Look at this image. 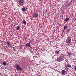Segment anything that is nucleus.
<instances>
[{"instance_id": "nucleus-3", "label": "nucleus", "mask_w": 76, "mask_h": 76, "mask_svg": "<svg viewBox=\"0 0 76 76\" xmlns=\"http://www.w3.org/2000/svg\"><path fill=\"white\" fill-rule=\"evenodd\" d=\"M72 40L71 39V38H69V37H68L66 41V43H71V41Z\"/></svg>"}, {"instance_id": "nucleus-20", "label": "nucleus", "mask_w": 76, "mask_h": 76, "mask_svg": "<svg viewBox=\"0 0 76 76\" xmlns=\"http://www.w3.org/2000/svg\"><path fill=\"white\" fill-rule=\"evenodd\" d=\"M74 69L76 70V66H75V67L74 68Z\"/></svg>"}, {"instance_id": "nucleus-6", "label": "nucleus", "mask_w": 76, "mask_h": 76, "mask_svg": "<svg viewBox=\"0 0 76 76\" xmlns=\"http://www.w3.org/2000/svg\"><path fill=\"white\" fill-rule=\"evenodd\" d=\"M30 45H31L30 43H27L25 45V46L26 47H30Z\"/></svg>"}, {"instance_id": "nucleus-2", "label": "nucleus", "mask_w": 76, "mask_h": 76, "mask_svg": "<svg viewBox=\"0 0 76 76\" xmlns=\"http://www.w3.org/2000/svg\"><path fill=\"white\" fill-rule=\"evenodd\" d=\"M24 0H19V4L21 5V6H22L24 4V2L23 1Z\"/></svg>"}, {"instance_id": "nucleus-16", "label": "nucleus", "mask_w": 76, "mask_h": 76, "mask_svg": "<svg viewBox=\"0 0 76 76\" xmlns=\"http://www.w3.org/2000/svg\"><path fill=\"white\" fill-rule=\"evenodd\" d=\"M6 43L8 45H10V42H9L7 41V42Z\"/></svg>"}, {"instance_id": "nucleus-8", "label": "nucleus", "mask_w": 76, "mask_h": 76, "mask_svg": "<svg viewBox=\"0 0 76 76\" xmlns=\"http://www.w3.org/2000/svg\"><path fill=\"white\" fill-rule=\"evenodd\" d=\"M62 61V60H61V58H59L57 59V61L59 62H61Z\"/></svg>"}, {"instance_id": "nucleus-13", "label": "nucleus", "mask_w": 76, "mask_h": 76, "mask_svg": "<svg viewBox=\"0 0 76 76\" xmlns=\"http://www.w3.org/2000/svg\"><path fill=\"white\" fill-rule=\"evenodd\" d=\"M55 53L57 54H58L59 53V51L58 50L55 51Z\"/></svg>"}, {"instance_id": "nucleus-19", "label": "nucleus", "mask_w": 76, "mask_h": 76, "mask_svg": "<svg viewBox=\"0 0 76 76\" xmlns=\"http://www.w3.org/2000/svg\"><path fill=\"white\" fill-rule=\"evenodd\" d=\"M32 40H30L29 41V43H32Z\"/></svg>"}, {"instance_id": "nucleus-12", "label": "nucleus", "mask_w": 76, "mask_h": 76, "mask_svg": "<svg viewBox=\"0 0 76 76\" xmlns=\"http://www.w3.org/2000/svg\"><path fill=\"white\" fill-rule=\"evenodd\" d=\"M67 26H65L64 27V30H66V29H67Z\"/></svg>"}, {"instance_id": "nucleus-5", "label": "nucleus", "mask_w": 76, "mask_h": 76, "mask_svg": "<svg viewBox=\"0 0 76 76\" xmlns=\"http://www.w3.org/2000/svg\"><path fill=\"white\" fill-rule=\"evenodd\" d=\"M38 14L36 13H34L33 15V17H37V18L38 17Z\"/></svg>"}, {"instance_id": "nucleus-17", "label": "nucleus", "mask_w": 76, "mask_h": 76, "mask_svg": "<svg viewBox=\"0 0 76 76\" xmlns=\"http://www.w3.org/2000/svg\"><path fill=\"white\" fill-rule=\"evenodd\" d=\"M16 29L17 30H20V27L18 26H17L16 27Z\"/></svg>"}, {"instance_id": "nucleus-22", "label": "nucleus", "mask_w": 76, "mask_h": 76, "mask_svg": "<svg viewBox=\"0 0 76 76\" xmlns=\"http://www.w3.org/2000/svg\"><path fill=\"white\" fill-rule=\"evenodd\" d=\"M65 67H66L67 66H64Z\"/></svg>"}, {"instance_id": "nucleus-14", "label": "nucleus", "mask_w": 76, "mask_h": 76, "mask_svg": "<svg viewBox=\"0 0 76 76\" xmlns=\"http://www.w3.org/2000/svg\"><path fill=\"white\" fill-rule=\"evenodd\" d=\"M2 64L3 65H5L7 64V63L5 61H3L2 62Z\"/></svg>"}, {"instance_id": "nucleus-15", "label": "nucleus", "mask_w": 76, "mask_h": 76, "mask_svg": "<svg viewBox=\"0 0 76 76\" xmlns=\"http://www.w3.org/2000/svg\"><path fill=\"white\" fill-rule=\"evenodd\" d=\"M23 22L24 24H26V22L25 20H23Z\"/></svg>"}, {"instance_id": "nucleus-1", "label": "nucleus", "mask_w": 76, "mask_h": 76, "mask_svg": "<svg viewBox=\"0 0 76 76\" xmlns=\"http://www.w3.org/2000/svg\"><path fill=\"white\" fill-rule=\"evenodd\" d=\"M15 68L19 71H22V69L20 66L18 64H16L15 66Z\"/></svg>"}, {"instance_id": "nucleus-10", "label": "nucleus", "mask_w": 76, "mask_h": 76, "mask_svg": "<svg viewBox=\"0 0 76 76\" xmlns=\"http://www.w3.org/2000/svg\"><path fill=\"white\" fill-rule=\"evenodd\" d=\"M66 66L68 67L71 68L72 67V66L70 65V64H66Z\"/></svg>"}, {"instance_id": "nucleus-18", "label": "nucleus", "mask_w": 76, "mask_h": 76, "mask_svg": "<svg viewBox=\"0 0 76 76\" xmlns=\"http://www.w3.org/2000/svg\"><path fill=\"white\" fill-rule=\"evenodd\" d=\"M22 11L25 12L26 11V9L25 8H22Z\"/></svg>"}, {"instance_id": "nucleus-21", "label": "nucleus", "mask_w": 76, "mask_h": 76, "mask_svg": "<svg viewBox=\"0 0 76 76\" xmlns=\"http://www.w3.org/2000/svg\"><path fill=\"white\" fill-rule=\"evenodd\" d=\"M13 50L14 51H15V49H14V48H13Z\"/></svg>"}, {"instance_id": "nucleus-4", "label": "nucleus", "mask_w": 76, "mask_h": 76, "mask_svg": "<svg viewBox=\"0 0 76 76\" xmlns=\"http://www.w3.org/2000/svg\"><path fill=\"white\" fill-rule=\"evenodd\" d=\"M73 1L72 0H71L70 1H69V3H68V7L70 6V5H72V2Z\"/></svg>"}, {"instance_id": "nucleus-7", "label": "nucleus", "mask_w": 76, "mask_h": 76, "mask_svg": "<svg viewBox=\"0 0 76 76\" xmlns=\"http://www.w3.org/2000/svg\"><path fill=\"white\" fill-rule=\"evenodd\" d=\"M67 56H70L72 55V53L70 52H67Z\"/></svg>"}, {"instance_id": "nucleus-11", "label": "nucleus", "mask_w": 76, "mask_h": 76, "mask_svg": "<svg viewBox=\"0 0 76 76\" xmlns=\"http://www.w3.org/2000/svg\"><path fill=\"white\" fill-rule=\"evenodd\" d=\"M69 18H66L65 19V21L66 22H67V21H68V20H69Z\"/></svg>"}, {"instance_id": "nucleus-9", "label": "nucleus", "mask_w": 76, "mask_h": 76, "mask_svg": "<svg viewBox=\"0 0 76 76\" xmlns=\"http://www.w3.org/2000/svg\"><path fill=\"white\" fill-rule=\"evenodd\" d=\"M62 75H64L66 73V72L65 70H62L61 71Z\"/></svg>"}]
</instances>
